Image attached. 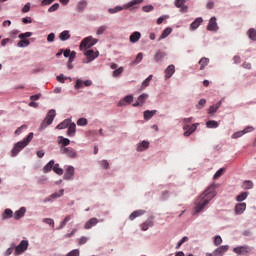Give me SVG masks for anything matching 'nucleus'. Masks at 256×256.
Instances as JSON below:
<instances>
[{"instance_id":"13","label":"nucleus","mask_w":256,"mask_h":256,"mask_svg":"<svg viewBox=\"0 0 256 256\" xmlns=\"http://www.w3.org/2000/svg\"><path fill=\"white\" fill-rule=\"evenodd\" d=\"M88 61H95L99 57V51L88 50L84 53Z\"/></svg>"},{"instance_id":"18","label":"nucleus","mask_w":256,"mask_h":256,"mask_svg":"<svg viewBox=\"0 0 256 256\" xmlns=\"http://www.w3.org/2000/svg\"><path fill=\"white\" fill-rule=\"evenodd\" d=\"M201 23H203V18L202 17H198L194 20V22H192L190 24V29L192 31H195V29H198V27L201 25Z\"/></svg>"},{"instance_id":"37","label":"nucleus","mask_w":256,"mask_h":256,"mask_svg":"<svg viewBox=\"0 0 256 256\" xmlns=\"http://www.w3.org/2000/svg\"><path fill=\"white\" fill-rule=\"evenodd\" d=\"M153 225H154L153 221L149 219L141 225V229L142 231H147V229H149V227H153Z\"/></svg>"},{"instance_id":"50","label":"nucleus","mask_w":256,"mask_h":256,"mask_svg":"<svg viewBox=\"0 0 256 256\" xmlns=\"http://www.w3.org/2000/svg\"><path fill=\"white\" fill-rule=\"evenodd\" d=\"M154 9L155 7H153V5H147L142 7V11H144V13H151V11H153Z\"/></svg>"},{"instance_id":"43","label":"nucleus","mask_w":256,"mask_h":256,"mask_svg":"<svg viewBox=\"0 0 256 256\" xmlns=\"http://www.w3.org/2000/svg\"><path fill=\"white\" fill-rule=\"evenodd\" d=\"M148 98H149V95H147V94H141V95L138 97L137 101H138V103H139L141 106H143V103H145V101H147Z\"/></svg>"},{"instance_id":"62","label":"nucleus","mask_w":256,"mask_h":256,"mask_svg":"<svg viewBox=\"0 0 256 256\" xmlns=\"http://www.w3.org/2000/svg\"><path fill=\"white\" fill-rule=\"evenodd\" d=\"M141 61H143V53L140 52L136 56L135 63H141Z\"/></svg>"},{"instance_id":"44","label":"nucleus","mask_w":256,"mask_h":256,"mask_svg":"<svg viewBox=\"0 0 256 256\" xmlns=\"http://www.w3.org/2000/svg\"><path fill=\"white\" fill-rule=\"evenodd\" d=\"M52 170L57 175H63V169L61 167H59V164H54Z\"/></svg>"},{"instance_id":"3","label":"nucleus","mask_w":256,"mask_h":256,"mask_svg":"<svg viewBox=\"0 0 256 256\" xmlns=\"http://www.w3.org/2000/svg\"><path fill=\"white\" fill-rule=\"evenodd\" d=\"M140 3H143V0H132L124 6H116L114 8H109L108 13H110V15H113L115 13H119V11H123V9H135V5H139Z\"/></svg>"},{"instance_id":"20","label":"nucleus","mask_w":256,"mask_h":256,"mask_svg":"<svg viewBox=\"0 0 256 256\" xmlns=\"http://www.w3.org/2000/svg\"><path fill=\"white\" fill-rule=\"evenodd\" d=\"M141 215H145V210H136V211L132 212L129 215V219H130V221H133V220L137 219V217H141Z\"/></svg>"},{"instance_id":"45","label":"nucleus","mask_w":256,"mask_h":256,"mask_svg":"<svg viewBox=\"0 0 256 256\" xmlns=\"http://www.w3.org/2000/svg\"><path fill=\"white\" fill-rule=\"evenodd\" d=\"M243 189H253V182L251 180H246L242 185Z\"/></svg>"},{"instance_id":"9","label":"nucleus","mask_w":256,"mask_h":256,"mask_svg":"<svg viewBox=\"0 0 256 256\" xmlns=\"http://www.w3.org/2000/svg\"><path fill=\"white\" fill-rule=\"evenodd\" d=\"M233 253H236L237 255H247L248 253H251V248L249 246H239L233 248Z\"/></svg>"},{"instance_id":"35","label":"nucleus","mask_w":256,"mask_h":256,"mask_svg":"<svg viewBox=\"0 0 256 256\" xmlns=\"http://www.w3.org/2000/svg\"><path fill=\"white\" fill-rule=\"evenodd\" d=\"M55 165V160H50L43 168L44 173H49L53 166Z\"/></svg>"},{"instance_id":"36","label":"nucleus","mask_w":256,"mask_h":256,"mask_svg":"<svg viewBox=\"0 0 256 256\" xmlns=\"http://www.w3.org/2000/svg\"><path fill=\"white\" fill-rule=\"evenodd\" d=\"M206 127H208V129H217V127H219V123L215 120H209L206 122Z\"/></svg>"},{"instance_id":"32","label":"nucleus","mask_w":256,"mask_h":256,"mask_svg":"<svg viewBox=\"0 0 256 256\" xmlns=\"http://www.w3.org/2000/svg\"><path fill=\"white\" fill-rule=\"evenodd\" d=\"M247 197H249V192H241L238 196H236V201L238 203H241V202L245 201V199H247Z\"/></svg>"},{"instance_id":"8","label":"nucleus","mask_w":256,"mask_h":256,"mask_svg":"<svg viewBox=\"0 0 256 256\" xmlns=\"http://www.w3.org/2000/svg\"><path fill=\"white\" fill-rule=\"evenodd\" d=\"M198 125L199 123H195L192 125H184V137H190L192 133H195V131H197Z\"/></svg>"},{"instance_id":"34","label":"nucleus","mask_w":256,"mask_h":256,"mask_svg":"<svg viewBox=\"0 0 256 256\" xmlns=\"http://www.w3.org/2000/svg\"><path fill=\"white\" fill-rule=\"evenodd\" d=\"M186 0H175V7L178 9H183V11L187 10V7H185Z\"/></svg>"},{"instance_id":"53","label":"nucleus","mask_w":256,"mask_h":256,"mask_svg":"<svg viewBox=\"0 0 256 256\" xmlns=\"http://www.w3.org/2000/svg\"><path fill=\"white\" fill-rule=\"evenodd\" d=\"M225 171V168H220L213 176V179H219L221 175H223V172Z\"/></svg>"},{"instance_id":"39","label":"nucleus","mask_w":256,"mask_h":256,"mask_svg":"<svg viewBox=\"0 0 256 256\" xmlns=\"http://www.w3.org/2000/svg\"><path fill=\"white\" fill-rule=\"evenodd\" d=\"M153 79V75L148 76L143 82L141 89H145L146 87H149V83H151V80Z\"/></svg>"},{"instance_id":"57","label":"nucleus","mask_w":256,"mask_h":256,"mask_svg":"<svg viewBox=\"0 0 256 256\" xmlns=\"http://www.w3.org/2000/svg\"><path fill=\"white\" fill-rule=\"evenodd\" d=\"M77 53L75 51H72L70 53V56H68V63H73V61L75 60V57H76Z\"/></svg>"},{"instance_id":"10","label":"nucleus","mask_w":256,"mask_h":256,"mask_svg":"<svg viewBox=\"0 0 256 256\" xmlns=\"http://www.w3.org/2000/svg\"><path fill=\"white\" fill-rule=\"evenodd\" d=\"M246 209H247V203L240 202L235 205L234 213H235V215H243V213H245Z\"/></svg>"},{"instance_id":"7","label":"nucleus","mask_w":256,"mask_h":256,"mask_svg":"<svg viewBox=\"0 0 256 256\" xmlns=\"http://www.w3.org/2000/svg\"><path fill=\"white\" fill-rule=\"evenodd\" d=\"M60 153L62 155H67V157H70V159H75V157H77V152L75 151V149H73L71 147L61 146Z\"/></svg>"},{"instance_id":"22","label":"nucleus","mask_w":256,"mask_h":256,"mask_svg":"<svg viewBox=\"0 0 256 256\" xmlns=\"http://www.w3.org/2000/svg\"><path fill=\"white\" fill-rule=\"evenodd\" d=\"M76 129H77V125H75V123H70L68 125V131H67L68 137H74Z\"/></svg>"},{"instance_id":"24","label":"nucleus","mask_w":256,"mask_h":256,"mask_svg":"<svg viewBox=\"0 0 256 256\" xmlns=\"http://www.w3.org/2000/svg\"><path fill=\"white\" fill-rule=\"evenodd\" d=\"M171 33H173V29L171 27L164 29V31L158 38V41H161V39H166V37H169V35H171Z\"/></svg>"},{"instance_id":"61","label":"nucleus","mask_w":256,"mask_h":256,"mask_svg":"<svg viewBox=\"0 0 256 256\" xmlns=\"http://www.w3.org/2000/svg\"><path fill=\"white\" fill-rule=\"evenodd\" d=\"M66 256H79V249L70 251Z\"/></svg>"},{"instance_id":"11","label":"nucleus","mask_w":256,"mask_h":256,"mask_svg":"<svg viewBox=\"0 0 256 256\" xmlns=\"http://www.w3.org/2000/svg\"><path fill=\"white\" fill-rule=\"evenodd\" d=\"M228 251H229L228 245L220 246L213 251V256H224L225 253H227Z\"/></svg>"},{"instance_id":"49","label":"nucleus","mask_w":256,"mask_h":256,"mask_svg":"<svg viewBox=\"0 0 256 256\" xmlns=\"http://www.w3.org/2000/svg\"><path fill=\"white\" fill-rule=\"evenodd\" d=\"M87 123H88L87 118H80L77 121V125L79 127H85V125H87Z\"/></svg>"},{"instance_id":"15","label":"nucleus","mask_w":256,"mask_h":256,"mask_svg":"<svg viewBox=\"0 0 256 256\" xmlns=\"http://www.w3.org/2000/svg\"><path fill=\"white\" fill-rule=\"evenodd\" d=\"M73 175H75V168L73 166H68L64 174V179L69 181L70 179H73Z\"/></svg>"},{"instance_id":"33","label":"nucleus","mask_w":256,"mask_h":256,"mask_svg":"<svg viewBox=\"0 0 256 256\" xmlns=\"http://www.w3.org/2000/svg\"><path fill=\"white\" fill-rule=\"evenodd\" d=\"M71 123V120L66 119L56 126V129H67Z\"/></svg>"},{"instance_id":"64","label":"nucleus","mask_w":256,"mask_h":256,"mask_svg":"<svg viewBox=\"0 0 256 256\" xmlns=\"http://www.w3.org/2000/svg\"><path fill=\"white\" fill-rule=\"evenodd\" d=\"M84 82L81 80L76 81L75 89H81L83 87Z\"/></svg>"},{"instance_id":"31","label":"nucleus","mask_w":256,"mask_h":256,"mask_svg":"<svg viewBox=\"0 0 256 256\" xmlns=\"http://www.w3.org/2000/svg\"><path fill=\"white\" fill-rule=\"evenodd\" d=\"M145 149H149V142L144 140L138 144L136 151H145Z\"/></svg>"},{"instance_id":"26","label":"nucleus","mask_w":256,"mask_h":256,"mask_svg":"<svg viewBox=\"0 0 256 256\" xmlns=\"http://www.w3.org/2000/svg\"><path fill=\"white\" fill-rule=\"evenodd\" d=\"M85 7H87V1L82 0L77 3L76 9L78 13H83V11H85Z\"/></svg>"},{"instance_id":"38","label":"nucleus","mask_w":256,"mask_h":256,"mask_svg":"<svg viewBox=\"0 0 256 256\" xmlns=\"http://www.w3.org/2000/svg\"><path fill=\"white\" fill-rule=\"evenodd\" d=\"M30 44L31 42L28 39L22 38L21 41L18 42L17 47H29Z\"/></svg>"},{"instance_id":"48","label":"nucleus","mask_w":256,"mask_h":256,"mask_svg":"<svg viewBox=\"0 0 256 256\" xmlns=\"http://www.w3.org/2000/svg\"><path fill=\"white\" fill-rule=\"evenodd\" d=\"M223 243V239L221 238V236L217 235L214 237V245L216 247H219V245H221Z\"/></svg>"},{"instance_id":"12","label":"nucleus","mask_w":256,"mask_h":256,"mask_svg":"<svg viewBox=\"0 0 256 256\" xmlns=\"http://www.w3.org/2000/svg\"><path fill=\"white\" fill-rule=\"evenodd\" d=\"M165 80L167 81V79H171V77H173V75H175V65L171 64L169 65L165 71Z\"/></svg>"},{"instance_id":"58","label":"nucleus","mask_w":256,"mask_h":256,"mask_svg":"<svg viewBox=\"0 0 256 256\" xmlns=\"http://www.w3.org/2000/svg\"><path fill=\"white\" fill-rule=\"evenodd\" d=\"M31 11V4L27 3L23 8H22V13H29Z\"/></svg>"},{"instance_id":"52","label":"nucleus","mask_w":256,"mask_h":256,"mask_svg":"<svg viewBox=\"0 0 256 256\" xmlns=\"http://www.w3.org/2000/svg\"><path fill=\"white\" fill-rule=\"evenodd\" d=\"M207 103V100L205 99H200L198 104L196 105V108L198 109H203V107H205V104Z\"/></svg>"},{"instance_id":"60","label":"nucleus","mask_w":256,"mask_h":256,"mask_svg":"<svg viewBox=\"0 0 256 256\" xmlns=\"http://www.w3.org/2000/svg\"><path fill=\"white\" fill-rule=\"evenodd\" d=\"M48 43H53L55 41V33H50L47 37Z\"/></svg>"},{"instance_id":"6","label":"nucleus","mask_w":256,"mask_h":256,"mask_svg":"<svg viewBox=\"0 0 256 256\" xmlns=\"http://www.w3.org/2000/svg\"><path fill=\"white\" fill-rule=\"evenodd\" d=\"M29 247V241L22 240L18 246L15 247L14 255H21L22 253H25Z\"/></svg>"},{"instance_id":"16","label":"nucleus","mask_w":256,"mask_h":256,"mask_svg":"<svg viewBox=\"0 0 256 256\" xmlns=\"http://www.w3.org/2000/svg\"><path fill=\"white\" fill-rule=\"evenodd\" d=\"M130 103H133V95L125 96L122 100L119 101V106L125 107V105H129Z\"/></svg>"},{"instance_id":"30","label":"nucleus","mask_w":256,"mask_h":256,"mask_svg":"<svg viewBox=\"0 0 256 256\" xmlns=\"http://www.w3.org/2000/svg\"><path fill=\"white\" fill-rule=\"evenodd\" d=\"M58 143H59V145H62V147H67V145H69V143H71V140H69V138L59 136Z\"/></svg>"},{"instance_id":"47","label":"nucleus","mask_w":256,"mask_h":256,"mask_svg":"<svg viewBox=\"0 0 256 256\" xmlns=\"http://www.w3.org/2000/svg\"><path fill=\"white\" fill-rule=\"evenodd\" d=\"M105 31H107V26L102 25L97 28L96 35H103V33H105Z\"/></svg>"},{"instance_id":"51","label":"nucleus","mask_w":256,"mask_h":256,"mask_svg":"<svg viewBox=\"0 0 256 256\" xmlns=\"http://www.w3.org/2000/svg\"><path fill=\"white\" fill-rule=\"evenodd\" d=\"M60 5L59 3H54L49 9L48 12L49 13H55V11H57V9H59Z\"/></svg>"},{"instance_id":"29","label":"nucleus","mask_w":256,"mask_h":256,"mask_svg":"<svg viewBox=\"0 0 256 256\" xmlns=\"http://www.w3.org/2000/svg\"><path fill=\"white\" fill-rule=\"evenodd\" d=\"M141 39L140 32H134L130 35V43H137Z\"/></svg>"},{"instance_id":"42","label":"nucleus","mask_w":256,"mask_h":256,"mask_svg":"<svg viewBox=\"0 0 256 256\" xmlns=\"http://www.w3.org/2000/svg\"><path fill=\"white\" fill-rule=\"evenodd\" d=\"M63 193H65V190L62 189L59 192H55L50 196V201L51 199H59V197H63Z\"/></svg>"},{"instance_id":"2","label":"nucleus","mask_w":256,"mask_h":256,"mask_svg":"<svg viewBox=\"0 0 256 256\" xmlns=\"http://www.w3.org/2000/svg\"><path fill=\"white\" fill-rule=\"evenodd\" d=\"M33 132H30L26 138H24L22 141L17 142L13 149L11 150V157H17L23 149H25L31 141H33Z\"/></svg>"},{"instance_id":"25","label":"nucleus","mask_w":256,"mask_h":256,"mask_svg":"<svg viewBox=\"0 0 256 256\" xmlns=\"http://www.w3.org/2000/svg\"><path fill=\"white\" fill-rule=\"evenodd\" d=\"M154 115H157V110H146L144 111L145 121H149Z\"/></svg>"},{"instance_id":"1","label":"nucleus","mask_w":256,"mask_h":256,"mask_svg":"<svg viewBox=\"0 0 256 256\" xmlns=\"http://www.w3.org/2000/svg\"><path fill=\"white\" fill-rule=\"evenodd\" d=\"M218 185L213 183L211 184L197 199L196 201V207H195V213H201L205 209V206L213 199L217 192L215 189H217Z\"/></svg>"},{"instance_id":"40","label":"nucleus","mask_w":256,"mask_h":256,"mask_svg":"<svg viewBox=\"0 0 256 256\" xmlns=\"http://www.w3.org/2000/svg\"><path fill=\"white\" fill-rule=\"evenodd\" d=\"M3 219H11L13 217V211L11 209H6L2 214Z\"/></svg>"},{"instance_id":"14","label":"nucleus","mask_w":256,"mask_h":256,"mask_svg":"<svg viewBox=\"0 0 256 256\" xmlns=\"http://www.w3.org/2000/svg\"><path fill=\"white\" fill-rule=\"evenodd\" d=\"M219 29V27L217 26V18L216 17H212L209 20L208 26H207V30L208 31H217Z\"/></svg>"},{"instance_id":"5","label":"nucleus","mask_w":256,"mask_h":256,"mask_svg":"<svg viewBox=\"0 0 256 256\" xmlns=\"http://www.w3.org/2000/svg\"><path fill=\"white\" fill-rule=\"evenodd\" d=\"M99 43L98 39L93 38V36H88L82 40L80 43V49L83 51L84 49H91L94 45Z\"/></svg>"},{"instance_id":"59","label":"nucleus","mask_w":256,"mask_h":256,"mask_svg":"<svg viewBox=\"0 0 256 256\" xmlns=\"http://www.w3.org/2000/svg\"><path fill=\"white\" fill-rule=\"evenodd\" d=\"M243 135H245V132L239 131L233 134V139H239V137H243Z\"/></svg>"},{"instance_id":"56","label":"nucleus","mask_w":256,"mask_h":256,"mask_svg":"<svg viewBox=\"0 0 256 256\" xmlns=\"http://www.w3.org/2000/svg\"><path fill=\"white\" fill-rule=\"evenodd\" d=\"M121 73H123V67H120V68L114 70L113 77H119V75H121Z\"/></svg>"},{"instance_id":"41","label":"nucleus","mask_w":256,"mask_h":256,"mask_svg":"<svg viewBox=\"0 0 256 256\" xmlns=\"http://www.w3.org/2000/svg\"><path fill=\"white\" fill-rule=\"evenodd\" d=\"M248 37L251 41H256V30L254 28L248 30Z\"/></svg>"},{"instance_id":"17","label":"nucleus","mask_w":256,"mask_h":256,"mask_svg":"<svg viewBox=\"0 0 256 256\" xmlns=\"http://www.w3.org/2000/svg\"><path fill=\"white\" fill-rule=\"evenodd\" d=\"M97 223H99V219L97 218H91L90 220H88L85 225H84V229H91L92 227H95V225H97Z\"/></svg>"},{"instance_id":"23","label":"nucleus","mask_w":256,"mask_h":256,"mask_svg":"<svg viewBox=\"0 0 256 256\" xmlns=\"http://www.w3.org/2000/svg\"><path fill=\"white\" fill-rule=\"evenodd\" d=\"M221 103L222 101H219L215 105L210 106L208 109V114L213 115V113H217V111L219 110V107H221Z\"/></svg>"},{"instance_id":"55","label":"nucleus","mask_w":256,"mask_h":256,"mask_svg":"<svg viewBox=\"0 0 256 256\" xmlns=\"http://www.w3.org/2000/svg\"><path fill=\"white\" fill-rule=\"evenodd\" d=\"M31 35H33V33L25 32V33L20 34L18 37H19V39H27V38L31 37Z\"/></svg>"},{"instance_id":"63","label":"nucleus","mask_w":256,"mask_h":256,"mask_svg":"<svg viewBox=\"0 0 256 256\" xmlns=\"http://www.w3.org/2000/svg\"><path fill=\"white\" fill-rule=\"evenodd\" d=\"M88 241V238L85 237V236H82L80 239H79V245H85V243H87Z\"/></svg>"},{"instance_id":"28","label":"nucleus","mask_w":256,"mask_h":256,"mask_svg":"<svg viewBox=\"0 0 256 256\" xmlns=\"http://www.w3.org/2000/svg\"><path fill=\"white\" fill-rule=\"evenodd\" d=\"M59 39L60 41H68V39H71V34L68 30H64L63 32L60 33Z\"/></svg>"},{"instance_id":"21","label":"nucleus","mask_w":256,"mask_h":256,"mask_svg":"<svg viewBox=\"0 0 256 256\" xmlns=\"http://www.w3.org/2000/svg\"><path fill=\"white\" fill-rule=\"evenodd\" d=\"M166 55L167 54H165V52L158 50L154 55V61H156V63H159V62L163 61V59H165Z\"/></svg>"},{"instance_id":"19","label":"nucleus","mask_w":256,"mask_h":256,"mask_svg":"<svg viewBox=\"0 0 256 256\" xmlns=\"http://www.w3.org/2000/svg\"><path fill=\"white\" fill-rule=\"evenodd\" d=\"M27 212V209L25 207H21L19 210H17L15 213H14V219L19 220L21 219V217H24L25 216V213Z\"/></svg>"},{"instance_id":"54","label":"nucleus","mask_w":256,"mask_h":256,"mask_svg":"<svg viewBox=\"0 0 256 256\" xmlns=\"http://www.w3.org/2000/svg\"><path fill=\"white\" fill-rule=\"evenodd\" d=\"M43 223H47V225H51V227H55V221L51 218H44Z\"/></svg>"},{"instance_id":"27","label":"nucleus","mask_w":256,"mask_h":256,"mask_svg":"<svg viewBox=\"0 0 256 256\" xmlns=\"http://www.w3.org/2000/svg\"><path fill=\"white\" fill-rule=\"evenodd\" d=\"M198 64L200 65V71H203V69H205L207 67V65H209V58H201L198 62Z\"/></svg>"},{"instance_id":"4","label":"nucleus","mask_w":256,"mask_h":256,"mask_svg":"<svg viewBox=\"0 0 256 256\" xmlns=\"http://www.w3.org/2000/svg\"><path fill=\"white\" fill-rule=\"evenodd\" d=\"M57 115V113L55 112V110L51 109L45 119L42 121L41 125H40V130L43 131V129H47V127H49V125H51L55 119V116Z\"/></svg>"},{"instance_id":"46","label":"nucleus","mask_w":256,"mask_h":256,"mask_svg":"<svg viewBox=\"0 0 256 256\" xmlns=\"http://www.w3.org/2000/svg\"><path fill=\"white\" fill-rule=\"evenodd\" d=\"M69 221H71V215H68L64 218V220L61 222L59 229H63V227H65V225H67V223H69Z\"/></svg>"}]
</instances>
